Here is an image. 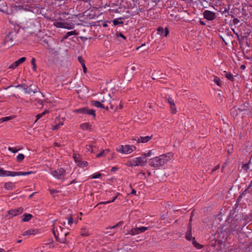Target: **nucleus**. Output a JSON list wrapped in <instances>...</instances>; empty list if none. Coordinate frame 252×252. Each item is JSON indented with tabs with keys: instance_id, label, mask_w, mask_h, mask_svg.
Listing matches in <instances>:
<instances>
[{
	"instance_id": "nucleus-22",
	"label": "nucleus",
	"mask_w": 252,
	"mask_h": 252,
	"mask_svg": "<svg viewBox=\"0 0 252 252\" xmlns=\"http://www.w3.org/2000/svg\"><path fill=\"white\" fill-rule=\"evenodd\" d=\"M23 219L22 220L23 222L29 221L32 218H33V216L30 214H24L23 215Z\"/></svg>"
},
{
	"instance_id": "nucleus-26",
	"label": "nucleus",
	"mask_w": 252,
	"mask_h": 252,
	"mask_svg": "<svg viewBox=\"0 0 252 252\" xmlns=\"http://www.w3.org/2000/svg\"><path fill=\"white\" fill-rule=\"evenodd\" d=\"M9 172H14V171H9L3 170L2 168L0 167V176H12L11 175H8Z\"/></svg>"
},
{
	"instance_id": "nucleus-21",
	"label": "nucleus",
	"mask_w": 252,
	"mask_h": 252,
	"mask_svg": "<svg viewBox=\"0 0 252 252\" xmlns=\"http://www.w3.org/2000/svg\"><path fill=\"white\" fill-rule=\"evenodd\" d=\"M4 186L5 189L7 190H12L15 187V184L12 182H8L5 183Z\"/></svg>"
},
{
	"instance_id": "nucleus-39",
	"label": "nucleus",
	"mask_w": 252,
	"mask_h": 252,
	"mask_svg": "<svg viewBox=\"0 0 252 252\" xmlns=\"http://www.w3.org/2000/svg\"><path fill=\"white\" fill-rule=\"evenodd\" d=\"M54 25L58 28H63V27H64V23L61 22H56L54 23Z\"/></svg>"
},
{
	"instance_id": "nucleus-53",
	"label": "nucleus",
	"mask_w": 252,
	"mask_h": 252,
	"mask_svg": "<svg viewBox=\"0 0 252 252\" xmlns=\"http://www.w3.org/2000/svg\"><path fill=\"white\" fill-rule=\"evenodd\" d=\"M8 150L13 153H15L17 152L18 151V150H17L15 148H12V147H9Z\"/></svg>"
},
{
	"instance_id": "nucleus-50",
	"label": "nucleus",
	"mask_w": 252,
	"mask_h": 252,
	"mask_svg": "<svg viewBox=\"0 0 252 252\" xmlns=\"http://www.w3.org/2000/svg\"><path fill=\"white\" fill-rule=\"evenodd\" d=\"M242 168L244 170L247 171L249 169V164L247 163L243 164L242 166Z\"/></svg>"
},
{
	"instance_id": "nucleus-20",
	"label": "nucleus",
	"mask_w": 252,
	"mask_h": 252,
	"mask_svg": "<svg viewBox=\"0 0 252 252\" xmlns=\"http://www.w3.org/2000/svg\"><path fill=\"white\" fill-rule=\"evenodd\" d=\"M91 104L98 108H104V104L101 103L100 101L92 100L91 102Z\"/></svg>"
},
{
	"instance_id": "nucleus-6",
	"label": "nucleus",
	"mask_w": 252,
	"mask_h": 252,
	"mask_svg": "<svg viewBox=\"0 0 252 252\" xmlns=\"http://www.w3.org/2000/svg\"><path fill=\"white\" fill-rule=\"evenodd\" d=\"M165 100L168 102L170 105V108L171 110V113L172 114H175L177 112L176 107L174 103V100L170 96L165 97Z\"/></svg>"
},
{
	"instance_id": "nucleus-4",
	"label": "nucleus",
	"mask_w": 252,
	"mask_h": 252,
	"mask_svg": "<svg viewBox=\"0 0 252 252\" xmlns=\"http://www.w3.org/2000/svg\"><path fill=\"white\" fill-rule=\"evenodd\" d=\"M136 149V147L133 145L129 146L128 145H126L125 146L121 145L120 146L119 149L117 150L119 152L125 153V154H129L133 152L134 150Z\"/></svg>"
},
{
	"instance_id": "nucleus-3",
	"label": "nucleus",
	"mask_w": 252,
	"mask_h": 252,
	"mask_svg": "<svg viewBox=\"0 0 252 252\" xmlns=\"http://www.w3.org/2000/svg\"><path fill=\"white\" fill-rule=\"evenodd\" d=\"M111 96L110 94L102 93L99 96V99L102 104H110L111 109L114 108V104L111 103Z\"/></svg>"
},
{
	"instance_id": "nucleus-15",
	"label": "nucleus",
	"mask_w": 252,
	"mask_h": 252,
	"mask_svg": "<svg viewBox=\"0 0 252 252\" xmlns=\"http://www.w3.org/2000/svg\"><path fill=\"white\" fill-rule=\"evenodd\" d=\"M33 172L32 171H28V172H9V174L8 175H11L12 176H26L30 174H31L33 173Z\"/></svg>"
},
{
	"instance_id": "nucleus-40",
	"label": "nucleus",
	"mask_w": 252,
	"mask_h": 252,
	"mask_svg": "<svg viewBox=\"0 0 252 252\" xmlns=\"http://www.w3.org/2000/svg\"><path fill=\"white\" fill-rule=\"evenodd\" d=\"M87 111H88V108L83 107V108L76 110V112L83 113V114H86V112H87Z\"/></svg>"
},
{
	"instance_id": "nucleus-52",
	"label": "nucleus",
	"mask_w": 252,
	"mask_h": 252,
	"mask_svg": "<svg viewBox=\"0 0 252 252\" xmlns=\"http://www.w3.org/2000/svg\"><path fill=\"white\" fill-rule=\"evenodd\" d=\"M116 35L117 37H122L124 39H126V37L123 34H122L121 32H117L116 33Z\"/></svg>"
},
{
	"instance_id": "nucleus-46",
	"label": "nucleus",
	"mask_w": 252,
	"mask_h": 252,
	"mask_svg": "<svg viewBox=\"0 0 252 252\" xmlns=\"http://www.w3.org/2000/svg\"><path fill=\"white\" fill-rule=\"evenodd\" d=\"M64 27H63V28L69 29V30L73 29L74 28V26L73 25H70L67 23H64Z\"/></svg>"
},
{
	"instance_id": "nucleus-57",
	"label": "nucleus",
	"mask_w": 252,
	"mask_h": 252,
	"mask_svg": "<svg viewBox=\"0 0 252 252\" xmlns=\"http://www.w3.org/2000/svg\"><path fill=\"white\" fill-rule=\"evenodd\" d=\"M50 192L51 194H53L54 193H56L59 192V191L56 189H50Z\"/></svg>"
},
{
	"instance_id": "nucleus-8",
	"label": "nucleus",
	"mask_w": 252,
	"mask_h": 252,
	"mask_svg": "<svg viewBox=\"0 0 252 252\" xmlns=\"http://www.w3.org/2000/svg\"><path fill=\"white\" fill-rule=\"evenodd\" d=\"M204 17L207 20L212 21L216 18V14L209 10H205L203 12Z\"/></svg>"
},
{
	"instance_id": "nucleus-7",
	"label": "nucleus",
	"mask_w": 252,
	"mask_h": 252,
	"mask_svg": "<svg viewBox=\"0 0 252 252\" xmlns=\"http://www.w3.org/2000/svg\"><path fill=\"white\" fill-rule=\"evenodd\" d=\"M147 162V159L145 157H141L135 158L133 160V165L134 166H143Z\"/></svg>"
},
{
	"instance_id": "nucleus-11",
	"label": "nucleus",
	"mask_w": 252,
	"mask_h": 252,
	"mask_svg": "<svg viewBox=\"0 0 252 252\" xmlns=\"http://www.w3.org/2000/svg\"><path fill=\"white\" fill-rule=\"evenodd\" d=\"M26 58L25 57H22L11 64L9 66V68L14 69L19 66L20 64L23 63L25 61H26Z\"/></svg>"
},
{
	"instance_id": "nucleus-29",
	"label": "nucleus",
	"mask_w": 252,
	"mask_h": 252,
	"mask_svg": "<svg viewBox=\"0 0 252 252\" xmlns=\"http://www.w3.org/2000/svg\"><path fill=\"white\" fill-rule=\"evenodd\" d=\"M80 127L83 130L88 129V130H91V126L88 123H85L81 124L80 125Z\"/></svg>"
},
{
	"instance_id": "nucleus-30",
	"label": "nucleus",
	"mask_w": 252,
	"mask_h": 252,
	"mask_svg": "<svg viewBox=\"0 0 252 252\" xmlns=\"http://www.w3.org/2000/svg\"><path fill=\"white\" fill-rule=\"evenodd\" d=\"M224 75L226 78H227L228 80H230L231 81H234V78L232 75V74L230 72H227L226 71H224Z\"/></svg>"
},
{
	"instance_id": "nucleus-28",
	"label": "nucleus",
	"mask_w": 252,
	"mask_h": 252,
	"mask_svg": "<svg viewBox=\"0 0 252 252\" xmlns=\"http://www.w3.org/2000/svg\"><path fill=\"white\" fill-rule=\"evenodd\" d=\"M78 33L76 32V31H71L67 32L65 35L63 36V39H66L69 36L72 35H77Z\"/></svg>"
},
{
	"instance_id": "nucleus-24",
	"label": "nucleus",
	"mask_w": 252,
	"mask_h": 252,
	"mask_svg": "<svg viewBox=\"0 0 252 252\" xmlns=\"http://www.w3.org/2000/svg\"><path fill=\"white\" fill-rule=\"evenodd\" d=\"M67 233H65L64 234L63 237L62 239H60L59 237V234L58 235H55V237L56 238V240L57 241H58V242L61 243H65V241H66L65 236L67 235Z\"/></svg>"
},
{
	"instance_id": "nucleus-9",
	"label": "nucleus",
	"mask_w": 252,
	"mask_h": 252,
	"mask_svg": "<svg viewBox=\"0 0 252 252\" xmlns=\"http://www.w3.org/2000/svg\"><path fill=\"white\" fill-rule=\"evenodd\" d=\"M25 93L26 94H31V93H33L34 94L37 93V94L39 93V89L36 86H32V85H30L29 87H26V89H24Z\"/></svg>"
},
{
	"instance_id": "nucleus-19",
	"label": "nucleus",
	"mask_w": 252,
	"mask_h": 252,
	"mask_svg": "<svg viewBox=\"0 0 252 252\" xmlns=\"http://www.w3.org/2000/svg\"><path fill=\"white\" fill-rule=\"evenodd\" d=\"M44 95L40 92L37 94V98H35V100L37 101V103L39 104L42 107L43 106V101L40 99L41 97H44Z\"/></svg>"
},
{
	"instance_id": "nucleus-37",
	"label": "nucleus",
	"mask_w": 252,
	"mask_h": 252,
	"mask_svg": "<svg viewBox=\"0 0 252 252\" xmlns=\"http://www.w3.org/2000/svg\"><path fill=\"white\" fill-rule=\"evenodd\" d=\"M13 118H14V116H9V117H5L1 118L0 119V123L9 121V120H11L12 119H13Z\"/></svg>"
},
{
	"instance_id": "nucleus-59",
	"label": "nucleus",
	"mask_w": 252,
	"mask_h": 252,
	"mask_svg": "<svg viewBox=\"0 0 252 252\" xmlns=\"http://www.w3.org/2000/svg\"><path fill=\"white\" fill-rule=\"evenodd\" d=\"M220 168V165L218 164L217 165H216L214 168H213L212 170V173L215 172L216 170H217V169H218L219 168Z\"/></svg>"
},
{
	"instance_id": "nucleus-34",
	"label": "nucleus",
	"mask_w": 252,
	"mask_h": 252,
	"mask_svg": "<svg viewBox=\"0 0 252 252\" xmlns=\"http://www.w3.org/2000/svg\"><path fill=\"white\" fill-rule=\"evenodd\" d=\"M49 112L48 110H45L43 112H42L41 114H38L36 116V119L34 122V123L37 122L38 120H39L40 118H41L42 117H43L44 115L48 113Z\"/></svg>"
},
{
	"instance_id": "nucleus-25",
	"label": "nucleus",
	"mask_w": 252,
	"mask_h": 252,
	"mask_svg": "<svg viewBox=\"0 0 252 252\" xmlns=\"http://www.w3.org/2000/svg\"><path fill=\"white\" fill-rule=\"evenodd\" d=\"M67 233H65L64 234L63 237L62 239H60L59 237V234L58 235H55V237L56 238V240L57 241H58V242L61 243H65V241H66L65 236L67 235Z\"/></svg>"
},
{
	"instance_id": "nucleus-45",
	"label": "nucleus",
	"mask_w": 252,
	"mask_h": 252,
	"mask_svg": "<svg viewBox=\"0 0 252 252\" xmlns=\"http://www.w3.org/2000/svg\"><path fill=\"white\" fill-rule=\"evenodd\" d=\"M86 114H88V115H93L94 118L95 117V111L93 109L89 110L88 109V111H87V112H86Z\"/></svg>"
},
{
	"instance_id": "nucleus-60",
	"label": "nucleus",
	"mask_w": 252,
	"mask_h": 252,
	"mask_svg": "<svg viewBox=\"0 0 252 252\" xmlns=\"http://www.w3.org/2000/svg\"><path fill=\"white\" fill-rule=\"evenodd\" d=\"M118 169V168L116 166H114L111 169V171L112 172H115Z\"/></svg>"
},
{
	"instance_id": "nucleus-61",
	"label": "nucleus",
	"mask_w": 252,
	"mask_h": 252,
	"mask_svg": "<svg viewBox=\"0 0 252 252\" xmlns=\"http://www.w3.org/2000/svg\"><path fill=\"white\" fill-rule=\"evenodd\" d=\"M151 154H152L151 151H150L147 154H144V157H145V158L146 157H150L151 155Z\"/></svg>"
},
{
	"instance_id": "nucleus-63",
	"label": "nucleus",
	"mask_w": 252,
	"mask_h": 252,
	"mask_svg": "<svg viewBox=\"0 0 252 252\" xmlns=\"http://www.w3.org/2000/svg\"><path fill=\"white\" fill-rule=\"evenodd\" d=\"M248 189H252V180L251 181L249 185L248 186Z\"/></svg>"
},
{
	"instance_id": "nucleus-44",
	"label": "nucleus",
	"mask_w": 252,
	"mask_h": 252,
	"mask_svg": "<svg viewBox=\"0 0 252 252\" xmlns=\"http://www.w3.org/2000/svg\"><path fill=\"white\" fill-rule=\"evenodd\" d=\"M122 18H120L119 19H114L113 20V24L116 26V25H118L119 24H124V22L123 21H119V19H121Z\"/></svg>"
},
{
	"instance_id": "nucleus-55",
	"label": "nucleus",
	"mask_w": 252,
	"mask_h": 252,
	"mask_svg": "<svg viewBox=\"0 0 252 252\" xmlns=\"http://www.w3.org/2000/svg\"><path fill=\"white\" fill-rule=\"evenodd\" d=\"M15 87L16 88H19V87L22 88L23 89V90H24V89H26L27 86H26V85L25 84H21L18 85Z\"/></svg>"
},
{
	"instance_id": "nucleus-14",
	"label": "nucleus",
	"mask_w": 252,
	"mask_h": 252,
	"mask_svg": "<svg viewBox=\"0 0 252 252\" xmlns=\"http://www.w3.org/2000/svg\"><path fill=\"white\" fill-rule=\"evenodd\" d=\"M158 33L163 37L167 36L169 34V31L167 28L163 29L162 27H159L157 29Z\"/></svg>"
},
{
	"instance_id": "nucleus-10",
	"label": "nucleus",
	"mask_w": 252,
	"mask_h": 252,
	"mask_svg": "<svg viewBox=\"0 0 252 252\" xmlns=\"http://www.w3.org/2000/svg\"><path fill=\"white\" fill-rule=\"evenodd\" d=\"M64 173L65 170L63 168H60L57 170L53 171L52 174L58 179H61L64 176Z\"/></svg>"
},
{
	"instance_id": "nucleus-47",
	"label": "nucleus",
	"mask_w": 252,
	"mask_h": 252,
	"mask_svg": "<svg viewBox=\"0 0 252 252\" xmlns=\"http://www.w3.org/2000/svg\"><path fill=\"white\" fill-rule=\"evenodd\" d=\"M73 158L76 163H78V162L81 160L80 159V156L77 154H74L73 155Z\"/></svg>"
},
{
	"instance_id": "nucleus-48",
	"label": "nucleus",
	"mask_w": 252,
	"mask_h": 252,
	"mask_svg": "<svg viewBox=\"0 0 252 252\" xmlns=\"http://www.w3.org/2000/svg\"><path fill=\"white\" fill-rule=\"evenodd\" d=\"M214 82L217 84L218 86H221V82L220 80V78L218 77H215V78L214 79Z\"/></svg>"
},
{
	"instance_id": "nucleus-41",
	"label": "nucleus",
	"mask_w": 252,
	"mask_h": 252,
	"mask_svg": "<svg viewBox=\"0 0 252 252\" xmlns=\"http://www.w3.org/2000/svg\"><path fill=\"white\" fill-rule=\"evenodd\" d=\"M78 166L80 167H85L87 166L88 162L86 161H81L80 160L77 163Z\"/></svg>"
},
{
	"instance_id": "nucleus-31",
	"label": "nucleus",
	"mask_w": 252,
	"mask_h": 252,
	"mask_svg": "<svg viewBox=\"0 0 252 252\" xmlns=\"http://www.w3.org/2000/svg\"><path fill=\"white\" fill-rule=\"evenodd\" d=\"M113 100V104H114V107L115 106V111L116 110H118V108L120 109H122L123 107V104H122L121 103H120L119 104V106H117V104H118V102H117V101L115 100Z\"/></svg>"
},
{
	"instance_id": "nucleus-35",
	"label": "nucleus",
	"mask_w": 252,
	"mask_h": 252,
	"mask_svg": "<svg viewBox=\"0 0 252 252\" xmlns=\"http://www.w3.org/2000/svg\"><path fill=\"white\" fill-rule=\"evenodd\" d=\"M136 68L134 66H128L126 68V72H128L131 74H133V73L135 71Z\"/></svg>"
},
{
	"instance_id": "nucleus-32",
	"label": "nucleus",
	"mask_w": 252,
	"mask_h": 252,
	"mask_svg": "<svg viewBox=\"0 0 252 252\" xmlns=\"http://www.w3.org/2000/svg\"><path fill=\"white\" fill-rule=\"evenodd\" d=\"M117 198V195L114 196V198H113V199L111 201H105V202H100L95 206V207H96V206H97L100 204H107L109 203L113 202Z\"/></svg>"
},
{
	"instance_id": "nucleus-27",
	"label": "nucleus",
	"mask_w": 252,
	"mask_h": 252,
	"mask_svg": "<svg viewBox=\"0 0 252 252\" xmlns=\"http://www.w3.org/2000/svg\"><path fill=\"white\" fill-rule=\"evenodd\" d=\"M80 234L82 236H87L89 235V231L87 228L83 227L81 229Z\"/></svg>"
},
{
	"instance_id": "nucleus-1",
	"label": "nucleus",
	"mask_w": 252,
	"mask_h": 252,
	"mask_svg": "<svg viewBox=\"0 0 252 252\" xmlns=\"http://www.w3.org/2000/svg\"><path fill=\"white\" fill-rule=\"evenodd\" d=\"M173 157L172 153L161 155L158 157L151 158L149 160V164L154 167H159L168 162Z\"/></svg>"
},
{
	"instance_id": "nucleus-12",
	"label": "nucleus",
	"mask_w": 252,
	"mask_h": 252,
	"mask_svg": "<svg viewBox=\"0 0 252 252\" xmlns=\"http://www.w3.org/2000/svg\"><path fill=\"white\" fill-rule=\"evenodd\" d=\"M147 229H148V227L142 226V227H140L138 228H136L132 229L131 230L130 233L132 235H134L140 233L141 232H144L145 231L147 230Z\"/></svg>"
},
{
	"instance_id": "nucleus-33",
	"label": "nucleus",
	"mask_w": 252,
	"mask_h": 252,
	"mask_svg": "<svg viewBox=\"0 0 252 252\" xmlns=\"http://www.w3.org/2000/svg\"><path fill=\"white\" fill-rule=\"evenodd\" d=\"M117 198V195L114 196V198H113V199L111 201H105V202H100L95 206V207H96V206H97L100 204H107L109 203L113 202Z\"/></svg>"
},
{
	"instance_id": "nucleus-51",
	"label": "nucleus",
	"mask_w": 252,
	"mask_h": 252,
	"mask_svg": "<svg viewBox=\"0 0 252 252\" xmlns=\"http://www.w3.org/2000/svg\"><path fill=\"white\" fill-rule=\"evenodd\" d=\"M123 221H120L119 223H118L117 224H116V225H115L112 227H108V228H107V229H113V228H116V227H117L118 226L121 225L123 224Z\"/></svg>"
},
{
	"instance_id": "nucleus-36",
	"label": "nucleus",
	"mask_w": 252,
	"mask_h": 252,
	"mask_svg": "<svg viewBox=\"0 0 252 252\" xmlns=\"http://www.w3.org/2000/svg\"><path fill=\"white\" fill-rule=\"evenodd\" d=\"M192 243L193 244L194 246L198 249H200L202 247V245H201L200 244H199V243H197L195 241L194 237L192 238Z\"/></svg>"
},
{
	"instance_id": "nucleus-13",
	"label": "nucleus",
	"mask_w": 252,
	"mask_h": 252,
	"mask_svg": "<svg viewBox=\"0 0 252 252\" xmlns=\"http://www.w3.org/2000/svg\"><path fill=\"white\" fill-rule=\"evenodd\" d=\"M153 137V135L151 136H147L145 137H140V138H138L137 139L136 138L132 139V140L137 141V143L142 142V143H146L149 141Z\"/></svg>"
},
{
	"instance_id": "nucleus-18",
	"label": "nucleus",
	"mask_w": 252,
	"mask_h": 252,
	"mask_svg": "<svg viewBox=\"0 0 252 252\" xmlns=\"http://www.w3.org/2000/svg\"><path fill=\"white\" fill-rule=\"evenodd\" d=\"M230 229L233 231L240 232L242 229L241 225L232 224L230 225Z\"/></svg>"
},
{
	"instance_id": "nucleus-56",
	"label": "nucleus",
	"mask_w": 252,
	"mask_h": 252,
	"mask_svg": "<svg viewBox=\"0 0 252 252\" xmlns=\"http://www.w3.org/2000/svg\"><path fill=\"white\" fill-rule=\"evenodd\" d=\"M240 21L238 18H235L233 19V23L234 25L237 24Z\"/></svg>"
},
{
	"instance_id": "nucleus-58",
	"label": "nucleus",
	"mask_w": 252,
	"mask_h": 252,
	"mask_svg": "<svg viewBox=\"0 0 252 252\" xmlns=\"http://www.w3.org/2000/svg\"><path fill=\"white\" fill-rule=\"evenodd\" d=\"M68 222L69 224H72L73 223V218L71 214L70 215V217L68 219Z\"/></svg>"
},
{
	"instance_id": "nucleus-16",
	"label": "nucleus",
	"mask_w": 252,
	"mask_h": 252,
	"mask_svg": "<svg viewBox=\"0 0 252 252\" xmlns=\"http://www.w3.org/2000/svg\"><path fill=\"white\" fill-rule=\"evenodd\" d=\"M192 232H191V225L190 224H189L188 225V230L186 233V238L188 240H192V238L191 237Z\"/></svg>"
},
{
	"instance_id": "nucleus-43",
	"label": "nucleus",
	"mask_w": 252,
	"mask_h": 252,
	"mask_svg": "<svg viewBox=\"0 0 252 252\" xmlns=\"http://www.w3.org/2000/svg\"><path fill=\"white\" fill-rule=\"evenodd\" d=\"M31 64L32 65V69L33 71H35L36 70V65L35 64V59L34 58L32 59Z\"/></svg>"
},
{
	"instance_id": "nucleus-17",
	"label": "nucleus",
	"mask_w": 252,
	"mask_h": 252,
	"mask_svg": "<svg viewBox=\"0 0 252 252\" xmlns=\"http://www.w3.org/2000/svg\"><path fill=\"white\" fill-rule=\"evenodd\" d=\"M78 61L81 63V65H82V66L83 67L84 73H86V72H87V67H86V66L85 65V61L82 58L81 56H79L78 57Z\"/></svg>"
},
{
	"instance_id": "nucleus-42",
	"label": "nucleus",
	"mask_w": 252,
	"mask_h": 252,
	"mask_svg": "<svg viewBox=\"0 0 252 252\" xmlns=\"http://www.w3.org/2000/svg\"><path fill=\"white\" fill-rule=\"evenodd\" d=\"M25 158V156L22 154H19L17 157V160L18 162H21Z\"/></svg>"
},
{
	"instance_id": "nucleus-64",
	"label": "nucleus",
	"mask_w": 252,
	"mask_h": 252,
	"mask_svg": "<svg viewBox=\"0 0 252 252\" xmlns=\"http://www.w3.org/2000/svg\"><path fill=\"white\" fill-rule=\"evenodd\" d=\"M145 44H142V45H141V46H139V47H137V48H136V50H138L140 48H141L143 47V46H145Z\"/></svg>"
},
{
	"instance_id": "nucleus-23",
	"label": "nucleus",
	"mask_w": 252,
	"mask_h": 252,
	"mask_svg": "<svg viewBox=\"0 0 252 252\" xmlns=\"http://www.w3.org/2000/svg\"><path fill=\"white\" fill-rule=\"evenodd\" d=\"M37 233V230L36 229H31L29 230H27L25 231L23 234V235H34Z\"/></svg>"
},
{
	"instance_id": "nucleus-62",
	"label": "nucleus",
	"mask_w": 252,
	"mask_h": 252,
	"mask_svg": "<svg viewBox=\"0 0 252 252\" xmlns=\"http://www.w3.org/2000/svg\"><path fill=\"white\" fill-rule=\"evenodd\" d=\"M59 128V125H56L55 126H54L53 128H52V129L55 130H57L58 129V128Z\"/></svg>"
},
{
	"instance_id": "nucleus-2",
	"label": "nucleus",
	"mask_w": 252,
	"mask_h": 252,
	"mask_svg": "<svg viewBox=\"0 0 252 252\" xmlns=\"http://www.w3.org/2000/svg\"><path fill=\"white\" fill-rule=\"evenodd\" d=\"M20 31L19 28L11 29L5 37L3 44H7V46L11 47L15 44L17 38V34Z\"/></svg>"
},
{
	"instance_id": "nucleus-54",
	"label": "nucleus",
	"mask_w": 252,
	"mask_h": 252,
	"mask_svg": "<svg viewBox=\"0 0 252 252\" xmlns=\"http://www.w3.org/2000/svg\"><path fill=\"white\" fill-rule=\"evenodd\" d=\"M230 113L232 115L234 116V115H236V109L235 108H233L230 110Z\"/></svg>"
},
{
	"instance_id": "nucleus-38",
	"label": "nucleus",
	"mask_w": 252,
	"mask_h": 252,
	"mask_svg": "<svg viewBox=\"0 0 252 252\" xmlns=\"http://www.w3.org/2000/svg\"><path fill=\"white\" fill-rule=\"evenodd\" d=\"M109 152V150L108 149H107V150H103L100 153L96 155V157L97 158L101 157L103 156L104 154L105 155L106 154Z\"/></svg>"
},
{
	"instance_id": "nucleus-49",
	"label": "nucleus",
	"mask_w": 252,
	"mask_h": 252,
	"mask_svg": "<svg viewBox=\"0 0 252 252\" xmlns=\"http://www.w3.org/2000/svg\"><path fill=\"white\" fill-rule=\"evenodd\" d=\"M102 174L100 173H98L96 174H93L91 177L92 179H96L100 177Z\"/></svg>"
},
{
	"instance_id": "nucleus-5",
	"label": "nucleus",
	"mask_w": 252,
	"mask_h": 252,
	"mask_svg": "<svg viewBox=\"0 0 252 252\" xmlns=\"http://www.w3.org/2000/svg\"><path fill=\"white\" fill-rule=\"evenodd\" d=\"M23 211L24 209L22 207H19L17 209H12L7 211L8 215L11 216L10 217L8 218V219H10L14 216L21 214Z\"/></svg>"
}]
</instances>
